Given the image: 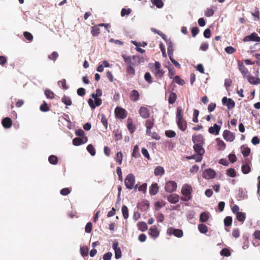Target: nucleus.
I'll use <instances>...</instances> for the list:
<instances>
[{
	"instance_id": "6e6d98bb",
	"label": "nucleus",
	"mask_w": 260,
	"mask_h": 260,
	"mask_svg": "<svg viewBox=\"0 0 260 260\" xmlns=\"http://www.w3.org/2000/svg\"><path fill=\"white\" fill-rule=\"evenodd\" d=\"M232 217L231 216H226L224 219V223L225 226H229L232 223Z\"/></svg>"
},
{
	"instance_id": "69168bd1",
	"label": "nucleus",
	"mask_w": 260,
	"mask_h": 260,
	"mask_svg": "<svg viewBox=\"0 0 260 260\" xmlns=\"http://www.w3.org/2000/svg\"><path fill=\"white\" fill-rule=\"evenodd\" d=\"M40 109L43 112H47L49 110V108L45 102H44L43 104L41 105Z\"/></svg>"
},
{
	"instance_id": "a19ab883",
	"label": "nucleus",
	"mask_w": 260,
	"mask_h": 260,
	"mask_svg": "<svg viewBox=\"0 0 260 260\" xmlns=\"http://www.w3.org/2000/svg\"><path fill=\"white\" fill-rule=\"evenodd\" d=\"M61 101L63 103H64L65 105H66L67 106H70L72 104V102L71 99L69 97L67 96L66 95H64L62 97V98L61 99Z\"/></svg>"
},
{
	"instance_id": "1a4fd4ad",
	"label": "nucleus",
	"mask_w": 260,
	"mask_h": 260,
	"mask_svg": "<svg viewBox=\"0 0 260 260\" xmlns=\"http://www.w3.org/2000/svg\"><path fill=\"white\" fill-rule=\"evenodd\" d=\"M243 41L245 42L249 41L259 42L260 37L258 36L256 33L253 32L250 35L244 37L243 39Z\"/></svg>"
},
{
	"instance_id": "393cba45",
	"label": "nucleus",
	"mask_w": 260,
	"mask_h": 260,
	"mask_svg": "<svg viewBox=\"0 0 260 260\" xmlns=\"http://www.w3.org/2000/svg\"><path fill=\"white\" fill-rule=\"evenodd\" d=\"M247 79L248 82L251 84L255 85L260 84L259 78H255L252 76H248Z\"/></svg>"
},
{
	"instance_id": "ddd939ff",
	"label": "nucleus",
	"mask_w": 260,
	"mask_h": 260,
	"mask_svg": "<svg viewBox=\"0 0 260 260\" xmlns=\"http://www.w3.org/2000/svg\"><path fill=\"white\" fill-rule=\"evenodd\" d=\"M94 99L95 101L94 103L93 100L91 99H89L88 101L89 106L92 109H95L96 107L100 106L102 103V100L101 99L96 98V99Z\"/></svg>"
},
{
	"instance_id": "dca6fc26",
	"label": "nucleus",
	"mask_w": 260,
	"mask_h": 260,
	"mask_svg": "<svg viewBox=\"0 0 260 260\" xmlns=\"http://www.w3.org/2000/svg\"><path fill=\"white\" fill-rule=\"evenodd\" d=\"M130 100L133 102H137L140 99V94L139 92L135 89L131 91L129 94Z\"/></svg>"
},
{
	"instance_id": "473e14b6",
	"label": "nucleus",
	"mask_w": 260,
	"mask_h": 260,
	"mask_svg": "<svg viewBox=\"0 0 260 260\" xmlns=\"http://www.w3.org/2000/svg\"><path fill=\"white\" fill-rule=\"evenodd\" d=\"M176 99H177L176 94L173 92H171L170 94L169 100H168L169 103L170 104H173L176 101Z\"/></svg>"
},
{
	"instance_id": "864d4df0",
	"label": "nucleus",
	"mask_w": 260,
	"mask_h": 260,
	"mask_svg": "<svg viewBox=\"0 0 260 260\" xmlns=\"http://www.w3.org/2000/svg\"><path fill=\"white\" fill-rule=\"evenodd\" d=\"M226 175L231 177H235L236 176V172L235 169L230 168L226 170Z\"/></svg>"
},
{
	"instance_id": "37998d69",
	"label": "nucleus",
	"mask_w": 260,
	"mask_h": 260,
	"mask_svg": "<svg viewBox=\"0 0 260 260\" xmlns=\"http://www.w3.org/2000/svg\"><path fill=\"white\" fill-rule=\"evenodd\" d=\"M49 162L52 165H56L58 162L57 156L54 155H50L48 158Z\"/></svg>"
},
{
	"instance_id": "c756f323",
	"label": "nucleus",
	"mask_w": 260,
	"mask_h": 260,
	"mask_svg": "<svg viewBox=\"0 0 260 260\" xmlns=\"http://www.w3.org/2000/svg\"><path fill=\"white\" fill-rule=\"evenodd\" d=\"M91 33L93 36H98L100 34V29L98 26L95 25L91 27Z\"/></svg>"
},
{
	"instance_id": "4468645a",
	"label": "nucleus",
	"mask_w": 260,
	"mask_h": 260,
	"mask_svg": "<svg viewBox=\"0 0 260 260\" xmlns=\"http://www.w3.org/2000/svg\"><path fill=\"white\" fill-rule=\"evenodd\" d=\"M88 141V138L84 137L83 138H75L73 140V144L75 146H79L81 144L86 143Z\"/></svg>"
},
{
	"instance_id": "39448f33",
	"label": "nucleus",
	"mask_w": 260,
	"mask_h": 260,
	"mask_svg": "<svg viewBox=\"0 0 260 260\" xmlns=\"http://www.w3.org/2000/svg\"><path fill=\"white\" fill-rule=\"evenodd\" d=\"M192 192V186L188 184L183 185L181 192L182 194L185 197L192 196L191 193Z\"/></svg>"
},
{
	"instance_id": "49530a36",
	"label": "nucleus",
	"mask_w": 260,
	"mask_h": 260,
	"mask_svg": "<svg viewBox=\"0 0 260 260\" xmlns=\"http://www.w3.org/2000/svg\"><path fill=\"white\" fill-rule=\"evenodd\" d=\"M151 30L155 33V34H158L159 36H160L162 39L165 41H166L167 40V37L166 36V35H165L164 34H163L162 32H161L160 31L154 28H151Z\"/></svg>"
},
{
	"instance_id": "de8ad7c7",
	"label": "nucleus",
	"mask_w": 260,
	"mask_h": 260,
	"mask_svg": "<svg viewBox=\"0 0 260 260\" xmlns=\"http://www.w3.org/2000/svg\"><path fill=\"white\" fill-rule=\"evenodd\" d=\"M174 81L180 85H183L185 83L184 81L179 76H175L174 77Z\"/></svg>"
},
{
	"instance_id": "c9c22d12",
	"label": "nucleus",
	"mask_w": 260,
	"mask_h": 260,
	"mask_svg": "<svg viewBox=\"0 0 260 260\" xmlns=\"http://www.w3.org/2000/svg\"><path fill=\"white\" fill-rule=\"evenodd\" d=\"M241 170L243 174H247L251 171V168L248 164H245L242 165Z\"/></svg>"
},
{
	"instance_id": "ea45409f",
	"label": "nucleus",
	"mask_w": 260,
	"mask_h": 260,
	"mask_svg": "<svg viewBox=\"0 0 260 260\" xmlns=\"http://www.w3.org/2000/svg\"><path fill=\"white\" fill-rule=\"evenodd\" d=\"M122 213L123 218L126 219L128 217V210L125 205H123L122 207Z\"/></svg>"
},
{
	"instance_id": "4d7b16f0",
	"label": "nucleus",
	"mask_w": 260,
	"mask_h": 260,
	"mask_svg": "<svg viewBox=\"0 0 260 260\" xmlns=\"http://www.w3.org/2000/svg\"><path fill=\"white\" fill-rule=\"evenodd\" d=\"M134 66L127 67L126 72L132 77L135 74V70L133 67Z\"/></svg>"
},
{
	"instance_id": "72a5a7b5",
	"label": "nucleus",
	"mask_w": 260,
	"mask_h": 260,
	"mask_svg": "<svg viewBox=\"0 0 260 260\" xmlns=\"http://www.w3.org/2000/svg\"><path fill=\"white\" fill-rule=\"evenodd\" d=\"M198 230L201 233L205 234L208 232V227L206 225L201 223L198 225Z\"/></svg>"
},
{
	"instance_id": "412c9836",
	"label": "nucleus",
	"mask_w": 260,
	"mask_h": 260,
	"mask_svg": "<svg viewBox=\"0 0 260 260\" xmlns=\"http://www.w3.org/2000/svg\"><path fill=\"white\" fill-rule=\"evenodd\" d=\"M149 234L152 237L155 238L159 235V231L157 228L155 226H152L149 229Z\"/></svg>"
},
{
	"instance_id": "f03ea898",
	"label": "nucleus",
	"mask_w": 260,
	"mask_h": 260,
	"mask_svg": "<svg viewBox=\"0 0 260 260\" xmlns=\"http://www.w3.org/2000/svg\"><path fill=\"white\" fill-rule=\"evenodd\" d=\"M124 184H125L126 187L129 189H132L134 187L135 189H137L138 187V184H136L135 186V177L132 173L128 174L126 176V178L124 180Z\"/></svg>"
},
{
	"instance_id": "cd10ccee",
	"label": "nucleus",
	"mask_w": 260,
	"mask_h": 260,
	"mask_svg": "<svg viewBox=\"0 0 260 260\" xmlns=\"http://www.w3.org/2000/svg\"><path fill=\"white\" fill-rule=\"evenodd\" d=\"M216 141L217 142V145L219 150L225 149L226 144L222 140L217 138L216 139Z\"/></svg>"
},
{
	"instance_id": "09e8293b",
	"label": "nucleus",
	"mask_w": 260,
	"mask_h": 260,
	"mask_svg": "<svg viewBox=\"0 0 260 260\" xmlns=\"http://www.w3.org/2000/svg\"><path fill=\"white\" fill-rule=\"evenodd\" d=\"M45 94L48 99H53L54 98V93L50 89H46L45 90Z\"/></svg>"
},
{
	"instance_id": "c03bdc74",
	"label": "nucleus",
	"mask_w": 260,
	"mask_h": 260,
	"mask_svg": "<svg viewBox=\"0 0 260 260\" xmlns=\"http://www.w3.org/2000/svg\"><path fill=\"white\" fill-rule=\"evenodd\" d=\"M151 1L153 5L158 8H161L164 6V3L161 0H151Z\"/></svg>"
},
{
	"instance_id": "7ed1b4c3",
	"label": "nucleus",
	"mask_w": 260,
	"mask_h": 260,
	"mask_svg": "<svg viewBox=\"0 0 260 260\" xmlns=\"http://www.w3.org/2000/svg\"><path fill=\"white\" fill-rule=\"evenodd\" d=\"M177 184L174 181H168L166 182L165 186L166 191L172 193L175 191L177 189Z\"/></svg>"
},
{
	"instance_id": "a878e982",
	"label": "nucleus",
	"mask_w": 260,
	"mask_h": 260,
	"mask_svg": "<svg viewBox=\"0 0 260 260\" xmlns=\"http://www.w3.org/2000/svg\"><path fill=\"white\" fill-rule=\"evenodd\" d=\"M155 176H161L165 173L164 169L161 166H157L154 170V172Z\"/></svg>"
},
{
	"instance_id": "2eb2a0df",
	"label": "nucleus",
	"mask_w": 260,
	"mask_h": 260,
	"mask_svg": "<svg viewBox=\"0 0 260 260\" xmlns=\"http://www.w3.org/2000/svg\"><path fill=\"white\" fill-rule=\"evenodd\" d=\"M221 127L217 124H214L213 126L209 128V133L212 135H217L219 134Z\"/></svg>"
},
{
	"instance_id": "e433bc0d",
	"label": "nucleus",
	"mask_w": 260,
	"mask_h": 260,
	"mask_svg": "<svg viewBox=\"0 0 260 260\" xmlns=\"http://www.w3.org/2000/svg\"><path fill=\"white\" fill-rule=\"evenodd\" d=\"M139 229L142 232H144L147 230L148 226L146 222H139L138 223Z\"/></svg>"
},
{
	"instance_id": "13d9d810",
	"label": "nucleus",
	"mask_w": 260,
	"mask_h": 260,
	"mask_svg": "<svg viewBox=\"0 0 260 260\" xmlns=\"http://www.w3.org/2000/svg\"><path fill=\"white\" fill-rule=\"evenodd\" d=\"M102 95V90L98 88L96 90V93H92L91 94V96L93 99L99 98V97L101 96Z\"/></svg>"
},
{
	"instance_id": "bf43d9fd",
	"label": "nucleus",
	"mask_w": 260,
	"mask_h": 260,
	"mask_svg": "<svg viewBox=\"0 0 260 260\" xmlns=\"http://www.w3.org/2000/svg\"><path fill=\"white\" fill-rule=\"evenodd\" d=\"M165 205V203L163 202H156L154 204L155 209L156 210L158 211L161 207Z\"/></svg>"
},
{
	"instance_id": "338daca9",
	"label": "nucleus",
	"mask_w": 260,
	"mask_h": 260,
	"mask_svg": "<svg viewBox=\"0 0 260 260\" xmlns=\"http://www.w3.org/2000/svg\"><path fill=\"white\" fill-rule=\"evenodd\" d=\"M114 139L115 141H118L122 139V135L118 131H114Z\"/></svg>"
},
{
	"instance_id": "bb28decb",
	"label": "nucleus",
	"mask_w": 260,
	"mask_h": 260,
	"mask_svg": "<svg viewBox=\"0 0 260 260\" xmlns=\"http://www.w3.org/2000/svg\"><path fill=\"white\" fill-rule=\"evenodd\" d=\"M209 214L207 212H202L200 214V221L202 222H205L208 220L209 219Z\"/></svg>"
},
{
	"instance_id": "f257e3e1",
	"label": "nucleus",
	"mask_w": 260,
	"mask_h": 260,
	"mask_svg": "<svg viewBox=\"0 0 260 260\" xmlns=\"http://www.w3.org/2000/svg\"><path fill=\"white\" fill-rule=\"evenodd\" d=\"M182 113L183 110L181 107H178L176 112L177 124L182 131H185L187 128V122L183 118Z\"/></svg>"
},
{
	"instance_id": "4c0bfd02",
	"label": "nucleus",
	"mask_w": 260,
	"mask_h": 260,
	"mask_svg": "<svg viewBox=\"0 0 260 260\" xmlns=\"http://www.w3.org/2000/svg\"><path fill=\"white\" fill-rule=\"evenodd\" d=\"M122 58L126 64L127 67H129V66H134V63L132 62L131 60V58L130 56H126L125 55H122Z\"/></svg>"
},
{
	"instance_id": "052dcab7",
	"label": "nucleus",
	"mask_w": 260,
	"mask_h": 260,
	"mask_svg": "<svg viewBox=\"0 0 260 260\" xmlns=\"http://www.w3.org/2000/svg\"><path fill=\"white\" fill-rule=\"evenodd\" d=\"M132 12V10L131 9H122L121 11V16L122 17H124L125 15H128Z\"/></svg>"
},
{
	"instance_id": "79ce46f5",
	"label": "nucleus",
	"mask_w": 260,
	"mask_h": 260,
	"mask_svg": "<svg viewBox=\"0 0 260 260\" xmlns=\"http://www.w3.org/2000/svg\"><path fill=\"white\" fill-rule=\"evenodd\" d=\"M123 158V155L121 152H118L115 158V160L118 162L119 165H121Z\"/></svg>"
},
{
	"instance_id": "9d476101",
	"label": "nucleus",
	"mask_w": 260,
	"mask_h": 260,
	"mask_svg": "<svg viewBox=\"0 0 260 260\" xmlns=\"http://www.w3.org/2000/svg\"><path fill=\"white\" fill-rule=\"evenodd\" d=\"M223 137L228 142H233L235 138V136L233 133L226 129L223 131Z\"/></svg>"
},
{
	"instance_id": "aec40b11",
	"label": "nucleus",
	"mask_w": 260,
	"mask_h": 260,
	"mask_svg": "<svg viewBox=\"0 0 260 260\" xmlns=\"http://www.w3.org/2000/svg\"><path fill=\"white\" fill-rule=\"evenodd\" d=\"M180 197L177 194H171L167 197L168 201L172 204H176L179 201Z\"/></svg>"
},
{
	"instance_id": "423d86ee",
	"label": "nucleus",
	"mask_w": 260,
	"mask_h": 260,
	"mask_svg": "<svg viewBox=\"0 0 260 260\" xmlns=\"http://www.w3.org/2000/svg\"><path fill=\"white\" fill-rule=\"evenodd\" d=\"M115 114L116 118L124 119L127 116V112L122 108L116 107L115 109Z\"/></svg>"
},
{
	"instance_id": "6e6552de",
	"label": "nucleus",
	"mask_w": 260,
	"mask_h": 260,
	"mask_svg": "<svg viewBox=\"0 0 260 260\" xmlns=\"http://www.w3.org/2000/svg\"><path fill=\"white\" fill-rule=\"evenodd\" d=\"M222 103L223 105H226L229 110L233 109L235 106V102L230 98H227L224 96L222 99Z\"/></svg>"
},
{
	"instance_id": "9b49d317",
	"label": "nucleus",
	"mask_w": 260,
	"mask_h": 260,
	"mask_svg": "<svg viewBox=\"0 0 260 260\" xmlns=\"http://www.w3.org/2000/svg\"><path fill=\"white\" fill-rule=\"evenodd\" d=\"M192 140L194 145H204V139L201 134L193 135Z\"/></svg>"
},
{
	"instance_id": "8fccbe9b",
	"label": "nucleus",
	"mask_w": 260,
	"mask_h": 260,
	"mask_svg": "<svg viewBox=\"0 0 260 260\" xmlns=\"http://www.w3.org/2000/svg\"><path fill=\"white\" fill-rule=\"evenodd\" d=\"M239 70L241 71V73L244 76H247L248 73V70L247 68L242 64L239 65Z\"/></svg>"
},
{
	"instance_id": "0eeeda50",
	"label": "nucleus",
	"mask_w": 260,
	"mask_h": 260,
	"mask_svg": "<svg viewBox=\"0 0 260 260\" xmlns=\"http://www.w3.org/2000/svg\"><path fill=\"white\" fill-rule=\"evenodd\" d=\"M167 232L169 235H174L178 238H181L183 236V232L182 230L176 229L173 227L168 228Z\"/></svg>"
},
{
	"instance_id": "f3484780",
	"label": "nucleus",
	"mask_w": 260,
	"mask_h": 260,
	"mask_svg": "<svg viewBox=\"0 0 260 260\" xmlns=\"http://www.w3.org/2000/svg\"><path fill=\"white\" fill-rule=\"evenodd\" d=\"M139 114L143 118H147L150 116L149 110L146 107H141L139 109Z\"/></svg>"
},
{
	"instance_id": "3c124183",
	"label": "nucleus",
	"mask_w": 260,
	"mask_h": 260,
	"mask_svg": "<svg viewBox=\"0 0 260 260\" xmlns=\"http://www.w3.org/2000/svg\"><path fill=\"white\" fill-rule=\"evenodd\" d=\"M220 254L222 256H229L231 255V253L230 250L229 249L223 248L220 251Z\"/></svg>"
},
{
	"instance_id": "6ab92c4d",
	"label": "nucleus",
	"mask_w": 260,
	"mask_h": 260,
	"mask_svg": "<svg viewBox=\"0 0 260 260\" xmlns=\"http://www.w3.org/2000/svg\"><path fill=\"white\" fill-rule=\"evenodd\" d=\"M2 123L4 128H10L12 125V120L9 117H5L2 120Z\"/></svg>"
},
{
	"instance_id": "58836bf2",
	"label": "nucleus",
	"mask_w": 260,
	"mask_h": 260,
	"mask_svg": "<svg viewBox=\"0 0 260 260\" xmlns=\"http://www.w3.org/2000/svg\"><path fill=\"white\" fill-rule=\"evenodd\" d=\"M89 249L86 246H82L80 247V253L82 256H87L88 254Z\"/></svg>"
},
{
	"instance_id": "5701e85b",
	"label": "nucleus",
	"mask_w": 260,
	"mask_h": 260,
	"mask_svg": "<svg viewBox=\"0 0 260 260\" xmlns=\"http://www.w3.org/2000/svg\"><path fill=\"white\" fill-rule=\"evenodd\" d=\"M154 125V119H149L146 121L145 126L147 128L146 133H150V130L153 127Z\"/></svg>"
},
{
	"instance_id": "4be33fe9",
	"label": "nucleus",
	"mask_w": 260,
	"mask_h": 260,
	"mask_svg": "<svg viewBox=\"0 0 260 260\" xmlns=\"http://www.w3.org/2000/svg\"><path fill=\"white\" fill-rule=\"evenodd\" d=\"M158 191V186L156 183H153L149 188V193L151 196L155 195Z\"/></svg>"
},
{
	"instance_id": "f8f14e48",
	"label": "nucleus",
	"mask_w": 260,
	"mask_h": 260,
	"mask_svg": "<svg viewBox=\"0 0 260 260\" xmlns=\"http://www.w3.org/2000/svg\"><path fill=\"white\" fill-rule=\"evenodd\" d=\"M215 172L212 169L205 170L202 175L203 177L207 179H212L215 177Z\"/></svg>"
},
{
	"instance_id": "e2e57ef3",
	"label": "nucleus",
	"mask_w": 260,
	"mask_h": 260,
	"mask_svg": "<svg viewBox=\"0 0 260 260\" xmlns=\"http://www.w3.org/2000/svg\"><path fill=\"white\" fill-rule=\"evenodd\" d=\"M23 36L26 39L29 41H32L33 40V36L31 33L28 31H25L23 33Z\"/></svg>"
},
{
	"instance_id": "603ef678",
	"label": "nucleus",
	"mask_w": 260,
	"mask_h": 260,
	"mask_svg": "<svg viewBox=\"0 0 260 260\" xmlns=\"http://www.w3.org/2000/svg\"><path fill=\"white\" fill-rule=\"evenodd\" d=\"M87 150L92 156L95 155V150L92 145L89 144L87 147Z\"/></svg>"
},
{
	"instance_id": "a211bd4d",
	"label": "nucleus",
	"mask_w": 260,
	"mask_h": 260,
	"mask_svg": "<svg viewBox=\"0 0 260 260\" xmlns=\"http://www.w3.org/2000/svg\"><path fill=\"white\" fill-rule=\"evenodd\" d=\"M203 145H194L193 148L195 152L203 157L205 153V150L203 147Z\"/></svg>"
},
{
	"instance_id": "b1692460",
	"label": "nucleus",
	"mask_w": 260,
	"mask_h": 260,
	"mask_svg": "<svg viewBox=\"0 0 260 260\" xmlns=\"http://www.w3.org/2000/svg\"><path fill=\"white\" fill-rule=\"evenodd\" d=\"M241 152L244 157H247L250 153V149L248 147L245 145L241 146Z\"/></svg>"
},
{
	"instance_id": "f704fd0d",
	"label": "nucleus",
	"mask_w": 260,
	"mask_h": 260,
	"mask_svg": "<svg viewBox=\"0 0 260 260\" xmlns=\"http://www.w3.org/2000/svg\"><path fill=\"white\" fill-rule=\"evenodd\" d=\"M132 155L133 157L135 158H138L140 156V154L139 153V148L138 145H136L134 146Z\"/></svg>"
},
{
	"instance_id": "20e7f679",
	"label": "nucleus",
	"mask_w": 260,
	"mask_h": 260,
	"mask_svg": "<svg viewBox=\"0 0 260 260\" xmlns=\"http://www.w3.org/2000/svg\"><path fill=\"white\" fill-rule=\"evenodd\" d=\"M152 72L157 78H160L164 74V72L161 69V65L159 62L155 61L154 63V68L152 70Z\"/></svg>"
},
{
	"instance_id": "7c9ffc66",
	"label": "nucleus",
	"mask_w": 260,
	"mask_h": 260,
	"mask_svg": "<svg viewBox=\"0 0 260 260\" xmlns=\"http://www.w3.org/2000/svg\"><path fill=\"white\" fill-rule=\"evenodd\" d=\"M236 218L238 221L243 222L245 220V213L242 212H239V213H237V214H236Z\"/></svg>"
},
{
	"instance_id": "2f4dec72",
	"label": "nucleus",
	"mask_w": 260,
	"mask_h": 260,
	"mask_svg": "<svg viewBox=\"0 0 260 260\" xmlns=\"http://www.w3.org/2000/svg\"><path fill=\"white\" fill-rule=\"evenodd\" d=\"M187 159H195L197 162H200L203 158V157L199 154H194L191 156H187Z\"/></svg>"
},
{
	"instance_id": "c85d7f7f",
	"label": "nucleus",
	"mask_w": 260,
	"mask_h": 260,
	"mask_svg": "<svg viewBox=\"0 0 260 260\" xmlns=\"http://www.w3.org/2000/svg\"><path fill=\"white\" fill-rule=\"evenodd\" d=\"M127 127L131 134L133 133L136 130V126L133 123L131 119H128Z\"/></svg>"
},
{
	"instance_id": "0e129e2a",
	"label": "nucleus",
	"mask_w": 260,
	"mask_h": 260,
	"mask_svg": "<svg viewBox=\"0 0 260 260\" xmlns=\"http://www.w3.org/2000/svg\"><path fill=\"white\" fill-rule=\"evenodd\" d=\"M71 192V189L70 188L67 187V188H62L60 190V193L62 196H67V195L69 194V193H70Z\"/></svg>"
},
{
	"instance_id": "680f3d73",
	"label": "nucleus",
	"mask_w": 260,
	"mask_h": 260,
	"mask_svg": "<svg viewBox=\"0 0 260 260\" xmlns=\"http://www.w3.org/2000/svg\"><path fill=\"white\" fill-rule=\"evenodd\" d=\"M147 135L151 136V138L155 140H159L160 137L156 132H152L150 130V133H147Z\"/></svg>"
},
{
	"instance_id": "774afa93",
	"label": "nucleus",
	"mask_w": 260,
	"mask_h": 260,
	"mask_svg": "<svg viewBox=\"0 0 260 260\" xmlns=\"http://www.w3.org/2000/svg\"><path fill=\"white\" fill-rule=\"evenodd\" d=\"M169 70V77L170 79H172L175 75L176 72L174 67H171L168 68Z\"/></svg>"
},
{
	"instance_id": "5fc2aeb1",
	"label": "nucleus",
	"mask_w": 260,
	"mask_h": 260,
	"mask_svg": "<svg viewBox=\"0 0 260 260\" xmlns=\"http://www.w3.org/2000/svg\"><path fill=\"white\" fill-rule=\"evenodd\" d=\"M58 56L59 55L58 53L56 51H54L51 53V54L48 56V58L50 60H53L54 62H55L56 59L58 58Z\"/></svg>"
},
{
	"instance_id": "a18cd8bd",
	"label": "nucleus",
	"mask_w": 260,
	"mask_h": 260,
	"mask_svg": "<svg viewBox=\"0 0 260 260\" xmlns=\"http://www.w3.org/2000/svg\"><path fill=\"white\" fill-rule=\"evenodd\" d=\"M151 30L155 33V34H158L159 36H160L162 39L165 41H166L167 40V37L166 36V35H165L164 34H163L162 32H161L160 31L154 28H151Z\"/></svg>"
}]
</instances>
